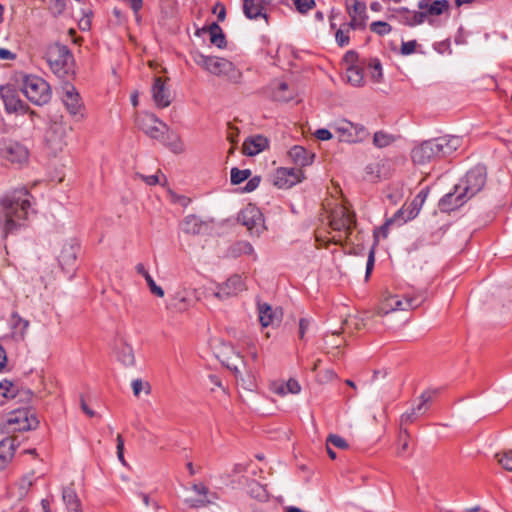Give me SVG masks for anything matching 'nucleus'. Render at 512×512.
<instances>
[{"mask_svg":"<svg viewBox=\"0 0 512 512\" xmlns=\"http://www.w3.org/2000/svg\"><path fill=\"white\" fill-rule=\"evenodd\" d=\"M31 197L30 192L22 187L6 193L0 199V229L4 238L24 226L31 207Z\"/></svg>","mask_w":512,"mask_h":512,"instance_id":"1","label":"nucleus"},{"mask_svg":"<svg viewBox=\"0 0 512 512\" xmlns=\"http://www.w3.org/2000/svg\"><path fill=\"white\" fill-rule=\"evenodd\" d=\"M193 60L207 72L218 77H224L231 83L238 84L242 80V72L225 58L196 53Z\"/></svg>","mask_w":512,"mask_h":512,"instance_id":"2","label":"nucleus"},{"mask_svg":"<svg viewBox=\"0 0 512 512\" xmlns=\"http://www.w3.org/2000/svg\"><path fill=\"white\" fill-rule=\"evenodd\" d=\"M29 158L30 151L24 143L12 138L0 141V159L6 166L21 169L28 165Z\"/></svg>","mask_w":512,"mask_h":512,"instance_id":"3","label":"nucleus"},{"mask_svg":"<svg viewBox=\"0 0 512 512\" xmlns=\"http://www.w3.org/2000/svg\"><path fill=\"white\" fill-rule=\"evenodd\" d=\"M426 300V293L418 291L416 293H407L405 295H387L381 301L378 307V313L386 315L394 311H407L421 306Z\"/></svg>","mask_w":512,"mask_h":512,"instance_id":"4","label":"nucleus"},{"mask_svg":"<svg viewBox=\"0 0 512 512\" xmlns=\"http://www.w3.org/2000/svg\"><path fill=\"white\" fill-rule=\"evenodd\" d=\"M21 91L32 104L37 106L47 104L52 97L49 83L37 75H24Z\"/></svg>","mask_w":512,"mask_h":512,"instance_id":"5","label":"nucleus"},{"mask_svg":"<svg viewBox=\"0 0 512 512\" xmlns=\"http://www.w3.org/2000/svg\"><path fill=\"white\" fill-rule=\"evenodd\" d=\"M46 58L51 71L59 78H67L73 72V55L65 45L50 46Z\"/></svg>","mask_w":512,"mask_h":512,"instance_id":"6","label":"nucleus"},{"mask_svg":"<svg viewBox=\"0 0 512 512\" xmlns=\"http://www.w3.org/2000/svg\"><path fill=\"white\" fill-rule=\"evenodd\" d=\"M355 225L356 220L353 213L343 206L334 209L330 215V227L337 233L332 237L333 242L342 244L347 241Z\"/></svg>","mask_w":512,"mask_h":512,"instance_id":"7","label":"nucleus"},{"mask_svg":"<svg viewBox=\"0 0 512 512\" xmlns=\"http://www.w3.org/2000/svg\"><path fill=\"white\" fill-rule=\"evenodd\" d=\"M61 101L67 113L74 121L81 122L86 119V108L84 102L73 85L67 83L63 86Z\"/></svg>","mask_w":512,"mask_h":512,"instance_id":"8","label":"nucleus"},{"mask_svg":"<svg viewBox=\"0 0 512 512\" xmlns=\"http://www.w3.org/2000/svg\"><path fill=\"white\" fill-rule=\"evenodd\" d=\"M334 130L341 142L358 143L365 141L368 136V130L361 124L352 123L346 119L338 121L334 125Z\"/></svg>","mask_w":512,"mask_h":512,"instance_id":"9","label":"nucleus"},{"mask_svg":"<svg viewBox=\"0 0 512 512\" xmlns=\"http://www.w3.org/2000/svg\"><path fill=\"white\" fill-rule=\"evenodd\" d=\"M486 183V169L483 166H475L470 169L465 178L462 180L460 186L461 192L469 200L480 192Z\"/></svg>","mask_w":512,"mask_h":512,"instance_id":"10","label":"nucleus"},{"mask_svg":"<svg viewBox=\"0 0 512 512\" xmlns=\"http://www.w3.org/2000/svg\"><path fill=\"white\" fill-rule=\"evenodd\" d=\"M136 124L139 129L152 139L162 140L168 132V126L154 114L147 113L137 117Z\"/></svg>","mask_w":512,"mask_h":512,"instance_id":"11","label":"nucleus"},{"mask_svg":"<svg viewBox=\"0 0 512 512\" xmlns=\"http://www.w3.org/2000/svg\"><path fill=\"white\" fill-rule=\"evenodd\" d=\"M80 250V243L75 238L66 240L58 255V262L62 270L70 273L76 270L77 255Z\"/></svg>","mask_w":512,"mask_h":512,"instance_id":"12","label":"nucleus"},{"mask_svg":"<svg viewBox=\"0 0 512 512\" xmlns=\"http://www.w3.org/2000/svg\"><path fill=\"white\" fill-rule=\"evenodd\" d=\"M0 97L7 114H20L23 110L28 109V104L19 97L18 91L13 85L0 86Z\"/></svg>","mask_w":512,"mask_h":512,"instance_id":"13","label":"nucleus"},{"mask_svg":"<svg viewBox=\"0 0 512 512\" xmlns=\"http://www.w3.org/2000/svg\"><path fill=\"white\" fill-rule=\"evenodd\" d=\"M346 11L350 17V26L354 30H363L368 20L366 4L359 0H345Z\"/></svg>","mask_w":512,"mask_h":512,"instance_id":"14","label":"nucleus"},{"mask_svg":"<svg viewBox=\"0 0 512 512\" xmlns=\"http://www.w3.org/2000/svg\"><path fill=\"white\" fill-rule=\"evenodd\" d=\"M8 423L15 425L14 429L18 431H28L36 429L39 421L36 415L27 408L17 409L11 412Z\"/></svg>","mask_w":512,"mask_h":512,"instance_id":"15","label":"nucleus"},{"mask_svg":"<svg viewBox=\"0 0 512 512\" xmlns=\"http://www.w3.org/2000/svg\"><path fill=\"white\" fill-rule=\"evenodd\" d=\"M244 290H246V285L243 278L235 274L229 277L224 283L217 286L214 296L220 300H225L237 296Z\"/></svg>","mask_w":512,"mask_h":512,"instance_id":"16","label":"nucleus"},{"mask_svg":"<svg viewBox=\"0 0 512 512\" xmlns=\"http://www.w3.org/2000/svg\"><path fill=\"white\" fill-rule=\"evenodd\" d=\"M302 171L299 168H278L274 175V184L280 189H287L301 181Z\"/></svg>","mask_w":512,"mask_h":512,"instance_id":"17","label":"nucleus"},{"mask_svg":"<svg viewBox=\"0 0 512 512\" xmlns=\"http://www.w3.org/2000/svg\"><path fill=\"white\" fill-rule=\"evenodd\" d=\"M411 158L416 164H426L439 159L433 139L422 142L411 152Z\"/></svg>","mask_w":512,"mask_h":512,"instance_id":"18","label":"nucleus"},{"mask_svg":"<svg viewBox=\"0 0 512 512\" xmlns=\"http://www.w3.org/2000/svg\"><path fill=\"white\" fill-rule=\"evenodd\" d=\"M433 141L435 143V148L439 155V159L452 155L461 147L463 143L461 137L454 135L441 136L434 138Z\"/></svg>","mask_w":512,"mask_h":512,"instance_id":"19","label":"nucleus"},{"mask_svg":"<svg viewBox=\"0 0 512 512\" xmlns=\"http://www.w3.org/2000/svg\"><path fill=\"white\" fill-rule=\"evenodd\" d=\"M460 186H455L454 192L445 194L439 201V208L443 212H449L461 207L468 199L460 190Z\"/></svg>","mask_w":512,"mask_h":512,"instance_id":"20","label":"nucleus"},{"mask_svg":"<svg viewBox=\"0 0 512 512\" xmlns=\"http://www.w3.org/2000/svg\"><path fill=\"white\" fill-rule=\"evenodd\" d=\"M30 322L22 318L18 312L11 314V338L15 342H25Z\"/></svg>","mask_w":512,"mask_h":512,"instance_id":"21","label":"nucleus"},{"mask_svg":"<svg viewBox=\"0 0 512 512\" xmlns=\"http://www.w3.org/2000/svg\"><path fill=\"white\" fill-rule=\"evenodd\" d=\"M152 96L157 107L165 108L171 103L170 91L161 77H156L152 86Z\"/></svg>","mask_w":512,"mask_h":512,"instance_id":"22","label":"nucleus"},{"mask_svg":"<svg viewBox=\"0 0 512 512\" xmlns=\"http://www.w3.org/2000/svg\"><path fill=\"white\" fill-rule=\"evenodd\" d=\"M420 403L401 415L400 418V429L406 428L407 425L413 423L420 415H423L427 411V404L431 399V396L427 393H423L420 397Z\"/></svg>","mask_w":512,"mask_h":512,"instance_id":"23","label":"nucleus"},{"mask_svg":"<svg viewBox=\"0 0 512 512\" xmlns=\"http://www.w3.org/2000/svg\"><path fill=\"white\" fill-rule=\"evenodd\" d=\"M18 441L14 437H7L0 441V470H4L12 461Z\"/></svg>","mask_w":512,"mask_h":512,"instance_id":"24","label":"nucleus"},{"mask_svg":"<svg viewBox=\"0 0 512 512\" xmlns=\"http://www.w3.org/2000/svg\"><path fill=\"white\" fill-rule=\"evenodd\" d=\"M419 10L425 13V18L428 16H439L449 9L448 0H419Z\"/></svg>","mask_w":512,"mask_h":512,"instance_id":"25","label":"nucleus"},{"mask_svg":"<svg viewBox=\"0 0 512 512\" xmlns=\"http://www.w3.org/2000/svg\"><path fill=\"white\" fill-rule=\"evenodd\" d=\"M291 161L299 166L305 167L311 165L314 160V154L307 151L303 146L295 145L288 151Z\"/></svg>","mask_w":512,"mask_h":512,"instance_id":"26","label":"nucleus"},{"mask_svg":"<svg viewBox=\"0 0 512 512\" xmlns=\"http://www.w3.org/2000/svg\"><path fill=\"white\" fill-rule=\"evenodd\" d=\"M268 146V140L264 136L257 135L248 138L243 143V153L248 156H254L265 150Z\"/></svg>","mask_w":512,"mask_h":512,"instance_id":"27","label":"nucleus"},{"mask_svg":"<svg viewBox=\"0 0 512 512\" xmlns=\"http://www.w3.org/2000/svg\"><path fill=\"white\" fill-rule=\"evenodd\" d=\"M171 301V305L177 310H186L193 304L194 291L185 288L178 290L173 295Z\"/></svg>","mask_w":512,"mask_h":512,"instance_id":"28","label":"nucleus"},{"mask_svg":"<svg viewBox=\"0 0 512 512\" xmlns=\"http://www.w3.org/2000/svg\"><path fill=\"white\" fill-rule=\"evenodd\" d=\"M239 220L248 228V230L252 231L258 224H260L262 220L261 213L257 208L249 206L241 211Z\"/></svg>","mask_w":512,"mask_h":512,"instance_id":"29","label":"nucleus"},{"mask_svg":"<svg viewBox=\"0 0 512 512\" xmlns=\"http://www.w3.org/2000/svg\"><path fill=\"white\" fill-rule=\"evenodd\" d=\"M263 11L262 0H243V12L247 18L252 20L260 17L267 19V15Z\"/></svg>","mask_w":512,"mask_h":512,"instance_id":"30","label":"nucleus"},{"mask_svg":"<svg viewBox=\"0 0 512 512\" xmlns=\"http://www.w3.org/2000/svg\"><path fill=\"white\" fill-rule=\"evenodd\" d=\"M117 359L127 367L133 366L135 364V355L132 346L122 343L117 351Z\"/></svg>","mask_w":512,"mask_h":512,"instance_id":"31","label":"nucleus"},{"mask_svg":"<svg viewBox=\"0 0 512 512\" xmlns=\"http://www.w3.org/2000/svg\"><path fill=\"white\" fill-rule=\"evenodd\" d=\"M258 314L259 321L263 327H268L274 323L275 313L269 304L259 303Z\"/></svg>","mask_w":512,"mask_h":512,"instance_id":"32","label":"nucleus"},{"mask_svg":"<svg viewBox=\"0 0 512 512\" xmlns=\"http://www.w3.org/2000/svg\"><path fill=\"white\" fill-rule=\"evenodd\" d=\"M62 499L67 509L79 508L81 506L80 500L75 489L72 486L64 487L62 490Z\"/></svg>","mask_w":512,"mask_h":512,"instance_id":"33","label":"nucleus"},{"mask_svg":"<svg viewBox=\"0 0 512 512\" xmlns=\"http://www.w3.org/2000/svg\"><path fill=\"white\" fill-rule=\"evenodd\" d=\"M202 227L203 224L201 220L195 215H188L183 220V231L187 234H199Z\"/></svg>","mask_w":512,"mask_h":512,"instance_id":"34","label":"nucleus"},{"mask_svg":"<svg viewBox=\"0 0 512 512\" xmlns=\"http://www.w3.org/2000/svg\"><path fill=\"white\" fill-rule=\"evenodd\" d=\"M210 42L218 48L226 46V38L221 27L213 22L209 26Z\"/></svg>","mask_w":512,"mask_h":512,"instance_id":"35","label":"nucleus"},{"mask_svg":"<svg viewBox=\"0 0 512 512\" xmlns=\"http://www.w3.org/2000/svg\"><path fill=\"white\" fill-rule=\"evenodd\" d=\"M410 434L407 428H401L398 436L397 455L399 457L405 456L409 450Z\"/></svg>","mask_w":512,"mask_h":512,"instance_id":"36","label":"nucleus"},{"mask_svg":"<svg viewBox=\"0 0 512 512\" xmlns=\"http://www.w3.org/2000/svg\"><path fill=\"white\" fill-rule=\"evenodd\" d=\"M396 140L395 136L384 131L375 132L373 136V144L377 148H385Z\"/></svg>","mask_w":512,"mask_h":512,"instance_id":"37","label":"nucleus"},{"mask_svg":"<svg viewBox=\"0 0 512 512\" xmlns=\"http://www.w3.org/2000/svg\"><path fill=\"white\" fill-rule=\"evenodd\" d=\"M403 13H405V22L410 26H415L422 24L425 21V13L420 11H411L407 8H403Z\"/></svg>","mask_w":512,"mask_h":512,"instance_id":"38","label":"nucleus"},{"mask_svg":"<svg viewBox=\"0 0 512 512\" xmlns=\"http://www.w3.org/2000/svg\"><path fill=\"white\" fill-rule=\"evenodd\" d=\"M347 81L353 86H361L363 84V73L360 68L352 66L346 71Z\"/></svg>","mask_w":512,"mask_h":512,"instance_id":"39","label":"nucleus"},{"mask_svg":"<svg viewBox=\"0 0 512 512\" xmlns=\"http://www.w3.org/2000/svg\"><path fill=\"white\" fill-rule=\"evenodd\" d=\"M352 29L347 23L341 25V27L335 33V39L340 47H345L350 42L349 31Z\"/></svg>","mask_w":512,"mask_h":512,"instance_id":"40","label":"nucleus"},{"mask_svg":"<svg viewBox=\"0 0 512 512\" xmlns=\"http://www.w3.org/2000/svg\"><path fill=\"white\" fill-rule=\"evenodd\" d=\"M369 73L374 82H380L383 77L382 66L377 58L370 59L368 63Z\"/></svg>","mask_w":512,"mask_h":512,"instance_id":"41","label":"nucleus"},{"mask_svg":"<svg viewBox=\"0 0 512 512\" xmlns=\"http://www.w3.org/2000/svg\"><path fill=\"white\" fill-rule=\"evenodd\" d=\"M251 176V171L249 169L240 170L236 167L231 169V183L234 185H238L245 180H247Z\"/></svg>","mask_w":512,"mask_h":512,"instance_id":"42","label":"nucleus"},{"mask_svg":"<svg viewBox=\"0 0 512 512\" xmlns=\"http://www.w3.org/2000/svg\"><path fill=\"white\" fill-rule=\"evenodd\" d=\"M495 458L505 470L512 471V450L499 452Z\"/></svg>","mask_w":512,"mask_h":512,"instance_id":"43","label":"nucleus"},{"mask_svg":"<svg viewBox=\"0 0 512 512\" xmlns=\"http://www.w3.org/2000/svg\"><path fill=\"white\" fill-rule=\"evenodd\" d=\"M370 30L380 36L386 35L391 32L392 27L389 23L384 21H375L370 24Z\"/></svg>","mask_w":512,"mask_h":512,"instance_id":"44","label":"nucleus"},{"mask_svg":"<svg viewBox=\"0 0 512 512\" xmlns=\"http://www.w3.org/2000/svg\"><path fill=\"white\" fill-rule=\"evenodd\" d=\"M0 396L3 398H14L15 397V386L12 382L8 380H4L0 382ZM0 404H3V401L0 400Z\"/></svg>","mask_w":512,"mask_h":512,"instance_id":"45","label":"nucleus"},{"mask_svg":"<svg viewBox=\"0 0 512 512\" xmlns=\"http://www.w3.org/2000/svg\"><path fill=\"white\" fill-rule=\"evenodd\" d=\"M234 251L237 252L238 255H252L254 259H256V255L254 254V248L248 241L237 242L235 244Z\"/></svg>","mask_w":512,"mask_h":512,"instance_id":"46","label":"nucleus"},{"mask_svg":"<svg viewBox=\"0 0 512 512\" xmlns=\"http://www.w3.org/2000/svg\"><path fill=\"white\" fill-rule=\"evenodd\" d=\"M292 1H293V4H294L296 10L301 14H305L315 7L314 0H292Z\"/></svg>","mask_w":512,"mask_h":512,"instance_id":"47","label":"nucleus"},{"mask_svg":"<svg viewBox=\"0 0 512 512\" xmlns=\"http://www.w3.org/2000/svg\"><path fill=\"white\" fill-rule=\"evenodd\" d=\"M327 444L332 445V446L342 449V450L348 449V447H349L347 441L344 438H342L341 436L336 435V434H330L327 437Z\"/></svg>","mask_w":512,"mask_h":512,"instance_id":"48","label":"nucleus"},{"mask_svg":"<svg viewBox=\"0 0 512 512\" xmlns=\"http://www.w3.org/2000/svg\"><path fill=\"white\" fill-rule=\"evenodd\" d=\"M132 390L133 394L138 397L141 393V391L146 388V394L150 393V385L148 383H144L141 379H135L132 381Z\"/></svg>","mask_w":512,"mask_h":512,"instance_id":"49","label":"nucleus"},{"mask_svg":"<svg viewBox=\"0 0 512 512\" xmlns=\"http://www.w3.org/2000/svg\"><path fill=\"white\" fill-rule=\"evenodd\" d=\"M392 222L393 219H389L382 226H380L374 231L375 245L378 243L380 236H382L383 238H386L388 236L389 226L392 224Z\"/></svg>","mask_w":512,"mask_h":512,"instance_id":"50","label":"nucleus"},{"mask_svg":"<svg viewBox=\"0 0 512 512\" xmlns=\"http://www.w3.org/2000/svg\"><path fill=\"white\" fill-rule=\"evenodd\" d=\"M145 280L152 294L158 297L164 296V290L155 283L151 275H147V278Z\"/></svg>","mask_w":512,"mask_h":512,"instance_id":"51","label":"nucleus"},{"mask_svg":"<svg viewBox=\"0 0 512 512\" xmlns=\"http://www.w3.org/2000/svg\"><path fill=\"white\" fill-rule=\"evenodd\" d=\"M422 205L423 204L417 202L416 199H413V201L407 207V210H408L407 219L415 218L418 215V213L420 212Z\"/></svg>","mask_w":512,"mask_h":512,"instance_id":"52","label":"nucleus"},{"mask_svg":"<svg viewBox=\"0 0 512 512\" xmlns=\"http://www.w3.org/2000/svg\"><path fill=\"white\" fill-rule=\"evenodd\" d=\"M286 393L298 394L301 390L299 382L293 378H290L286 383Z\"/></svg>","mask_w":512,"mask_h":512,"instance_id":"53","label":"nucleus"},{"mask_svg":"<svg viewBox=\"0 0 512 512\" xmlns=\"http://www.w3.org/2000/svg\"><path fill=\"white\" fill-rule=\"evenodd\" d=\"M116 442H117V456H118V459H119V461L123 465H125L126 462H125V459H124V440H123V438H122V436L120 434L117 435Z\"/></svg>","mask_w":512,"mask_h":512,"instance_id":"54","label":"nucleus"},{"mask_svg":"<svg viewBox=\"0 0 512 512\" xmlns=\"http://www.w3.org/2000/svg\"><path fill=\"white\" fill-rule=\"evenodd\" d=\"M415 49H416V41L415 40L403 42L402 46H401V53L403 55H410L415 51Z\"/></svg>","mask_w":512,"mask_h":512,"instance_id":"55","label":"nucleus"},{"mask_svg":"<svg viewBox=\"0 0 512 512\" xmlns=\"http://www.w3.org/2000/svg\"><path fill=\"white\" fill-rule=\"evenodd\" d=\"M260 177L259 176H255L253 178H250L248 180V182L246 183L245 187H244V191L245 192H252L254 191L260 184Z\"/></svg>","mask_w":512,"mask_h":512,"instance_id":"56","label":"nucleus"},{"mask_svg":"<svg viewBox=\"0 0 512 512\" xmlns=\"http://www.w3.org/2000/svg\"><path fill=\"white\" fill-rule=\"evenodd\" d=\"M315 137L321 141H327L330 140L333 136L332 133L325 128H321L315 131Z\"/></svg>","mask_w":512,"mask_h":512,"instance_id":"57","label":"nucleus"},{"mask_svg":"<svg viewBox=\"0 0 512 512\" xmlns=\"http://www.w3.org/2000/svg\"><path fill=\"white\" fill-rule=\"evenodd\" d=\"M374 262H375V252H374V248H372L369 252L367 263H366V277H368L370 275V273L372 272L373 267H374Z\"/></svg>","mask_w":512,"mask_h":512,"instance_id":"58","label":"nucleus"},{"mask_svg":"<svg viewBox=\"0 0 512 512\" xmlns=\"http://www.w3.org/2000/svg\"><path fill=\"white\" fill-rule=\"evenodd\" d=\"M310 324V321L306 318H301L299 321V338L303 339L304 335L306 333V330L308 329Z\"/></svg>","mask_w":512,"mask_h":512,"instance_id":"59","label":"nucleus"},{"mask_svg":"<svg viewBox=\"0 0 512 512\" xmlns=\"http://www.w3.org/2000/svg\"><path fill=\"white\" fill-rule=\"evenodd\" d=\"M66 4L64 0H54L52 10L56 14H61L65 10Z\"/></svg>","mask_w":512,"mask_h":512,"instance_id":"60","label":"nucleus"},{"mask_svg":"<svg viewBox=\"0 0 512 512\" xmlns=\"http://www.w3.org/2000/svg\"><path fill=\"white\" fill-rule=\"evenodd\" d=\"M16 55L12 53L10 50L5 48H0V59L2 60H14Z\"/></svg>","mask_w":512,"mask_h":512,"instance_id":"61","label":"nucleus"},{"mask_svg":"<svg viewBox=\"0 0 512 512\" xmlns=\"http://www.w3.org/2000/svg\"><path fill=\"white\" fill-rule=\"evenodd\" d=\"M141 178L143 179V181L152 186V185H156L159 183V177L158 175H149V176H144V175H141Z\"/></svg>","mask_w":512,"mask_h":512,"instance_id":"62","label":"nucleus"},{"mask_svg":"<svg viewBox=\"0 0 512 512\" xmlns=\"http://www.w3.org/2000/svg\"><path fill=\"white\" fill-rule=\"evenodd\" d=\"M129 4L134 13H138L143 7V0H129Z\"/></svg>","mask_w":512,"mask_h":512,"instance_id":"63","label":"nucleus"},{"mask_svg":"<svg viewBox=\"0 0 512 512\" xmlns=\"http://www.w3.org/2000/svg\"><path fill=\"white\" fill-rule=\"evenodd\" d=\"M273 391L278 394V395H281V396H284L286 395V386H285V383H275L273 385Z\"/></svg>","mask_w":512,"mask_h":512,"instance_id":"64","label":"nucleus"}]
</instances>
